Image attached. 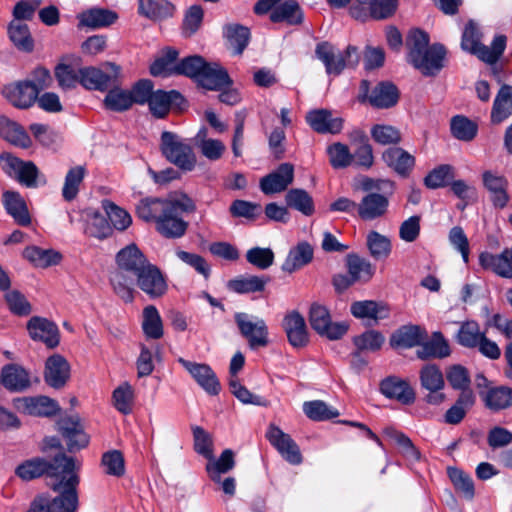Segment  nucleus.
Returning <instances> with one entry per match:
<instances>
[{
    "mask_svg": "<svg viewBox=\"0 0 512 512\" xmlns=\"http://www.w3.org/2000/svg\"><path fill=\"white\" fill-rule=\"evenodd\" d=\"M170 203H167V200H163L160 198H145L142 199L139 204L136 206V212L139 218L143 219L146 222L157 221L163 214V212L168 210L167 206Z\"/></svg>",
    "mask_w": 512,
    "mask_h": 512,
    "instance_id": "46",
    "label": "nucleus"
},
{
    "mask_svg": "<svg viewBox=\"0 0 512 512\" xmlns=\"http://www.w3.org/2000/svg\"><path fill=\"white\" fill-rule=\"evenodd\" d=\"M234 466V452L231 449H225L216 461L207 464L206 470L214 482H220V475L229 472Z\"/></svg>",
    "mask_w": 512,
    "mask_h": 512,
    "instance_id": "57",
    "label": "nucleus"
},
{
    "mask_svg": "<svg viewBox=\"0 0 512 512\" xmlns=\"http://www.w3.org/2000/svg\"><path fill=\"white\" fill-rule=\"evenodd\" d=\"M2 95L14 107L27 109L36 102L39 94L33 82L24 80L5 85L2 89Z\"/></svg>",
    "mask_w": 512,
    "mask_h": 512,
    "instance_id": "15",
    "label": "nucleus"
},
{
    "mask_svg": "<svg viewBox=\"0 0 512 512\" xmlns=\"http://www.w3.org/2000/svg\"><path fill=\"white\" fill-rule=\"evenodd\" d=\"M306 122L317 133L325 134L339 133L343 127V120L339 117H332L327 109H314L306 114Z\"/></svg>",
    "mask_w": 512,
    "mask_h": 512,
    "instance_id": "25",
    "label": "nucleus"
},
{
    "mask_svg": "<svg viewBox=\"0 0 512 512\" xmlns=\"http://www.w3.org/2000/svg\"><path fill=\"white\" fill-rule=\"evenodd\" d=\"M348 273L355 282H368L375 273V268L370 261L358 256L357 254H348L346 257Z\"/></svg>",
    "mask_w": 512,
    "mask_h": 512,
    "instance_id": "42",
    "label": "nucleus"
},
{
    "mask_svg": "<svg viewBox=\"0 0 512 512\" xmlns=\"http://www.w3.org/2000/svg\"><path fill=\"white\" fill-rule=\"evenodd\" d=\"M421 387L425 390H442L445 385L444 377L435 364L423 366L419 372Z\"/></svg>",
    "mask_w": 512,
    "mask_h": 512,
    "instance_id": "58",
    "label": "nucleus"
},
{
    "mask_svg": "<svg viewBox=\"0 0 512 512\" xmlns=\"http://www.w3.org/2000/svg\"><path fill=\"white\" fill-rule=\"evenodd\" d=\"M117 18V14L111 10L94 8L83 12L79 16V22L82 26L97 29L110 26Z\"/></svg>",
    "mask_w": 512,
    "mask_h": 512,
    "instance_id": "44",
    "label": "nucleus"
},
{
    "mask_svg": "<svg viewBox=\"0 0 512 512\" xmlns=\"http://www.w3.org/2000/svg\"><path fill=\"white\" fill-rule=\"evenodd\" d=\"M303 412L313 421H327L339 416V411L336 408L322 400L304 402Z\"/></svg>",
    "mask_w": 512,
    "mask_h": 512,
    "instance_id": "51",
    "label": "nucleus"
},
{
    "mask_svg": "<svg viewBox=\"0 0 512 512\" xmlns=\"http://www.w3.org/2000/svg\"><path fill=\"white\" fill-rule=\"evenodd\" d=\"M156 224V230L165 238L178 239L183 237L188 229V222L175 213L174 205L169 204Z\"/></svg>",
    "mask_w": 512,
    "mask_h": 512,
    "instance_id": "22",
    "label": "nucleus"
},
{
    "mask_svg": "<svg viewBox=\"0 0 512 512\" xmlns=\"http://www.w3.org/2000/svg\"><path fill=\"white\" fill-rule=\"evenodd\" d=\"M103 208L112 226L119 230H126L132 223L130 214L109 200L103 201Z\"/></svg>",
    "mask_w": 512,
    "mask_h": 512,
    "instance_id": "61",
    "label": "nucleus"
},
{
    "mask_svg": "<svg viewBox=\"0 0 512 512\" xmlns=\"http://www.w3.org/2000/svg\"><path fill=\"white\" fill-rule=\"evenodd\" d=\"M506 42V36L497 35L494 37L490 46L480 44L472 51V54L476 55L481 61L487 64H495L502 56L506 48Z\"/></svg>",
    "mask_w": 512,
    "mask_h": 512,
    "instance_id": "48",
    "label": "nucleus"
},
{
    "mask_svg": "<svg viewBox=\"0 0 512 512\" xmlns=\"http://www.w3.org/2000/svg\"><path fill=\"white\" fill-rule=\"evenodd\" d=\"M160 150L165 159L184 172L195 169L197 158L190 144L177 134L164 131L161 134Z\"/></svg>",
    "mask_w": 512,
    "mask_h": 512,
    "instance_id": "5",
    "label": "nucleus"
},
{
    "mask_svg": "<svg viewBox=\"0 0 512 512\" xmlns=\"http://www.w3.org/2000/svg\"><path fill=\"white\" fill-rule=\"evenodd\" d=\"M119 270L110 276L114 292L125 302L133 300V281L124 272L137 276L150 262L136 244H130L121 249L116 255Z\"/></svg>",
    "mask_w": 512,
    "mask_h": 512,
    "instance_id": "2",
    "label": "nucleus"
},
{
    "mask_svg": "<svg viewBox=\"0 0 512 512\" xmlns=\"http://www.w3.org/2000/svg\"><path fill=\"white\" fill-rule=\"evenodd\" d=\"M484 333L480 331V326L475 321H465L461 323L456 334V341L463 347L475 348L479 344Z\"/></svg>",
    "mask_w": 512,
    "mask_h": 512,
    "instance_id": "53",
    "label": "nucleus"
},
{
    "mask_svg": "<svg viewBox=\"0 0 512 512\" xmlns=\"http://www.w3.org/2000/svg\"><path fill=\"white\" fill-rule=\"evenodd\" d=\"M14 405L18 410L32 416L52 417L60 411L57 401L43 395L16 398Z\"/></svg>",
    "mask_w": 512,
    "mask_h": 512,
    "instance_id": "16",
    "label": "nucleus"
},
{
    "mask_svg": "<svg viewBox=\"0 0 512 512\" xmlns=\"http://www.w3.org/2000/svg\"><path fill=\"white\" fill-rule=\"evenodd\" d=\"M367 246L371 256L375 259L387 258L391 253L389 238L376 231H371L367 235Z\"/></svg>",
    "mask_w": 512,
    "mask_h": 512,
    "instance_id": "63",
    "label": "nucleus"
},
{
    "mask_svg": "<svg viewBox=\"0 0 512 512\" xmlns=\"http://www.w3.org/2000/svg\"><path fill=\"white\" fill-rule=\"evenodd\" d=\"M480 397L484 406L493 412H499L512 406V388L509 386L490 387L485 392L480 391Z\"/></svg>",
    "mask_w": 512,
    "mask_h": 512,
    "instance_id": "31",
    "label": "nucleus"
},
{
    "mask_svg": "<svg viewBox=\"0 0 512 512\" xmlns=\"http://www.w3.org/2000/svg\"><path fill=\"white\" fill-rule=\"evenodd\" d=\"M512 115V87L502 85L494 99L491 110V122L500 124Z\"/></svg>",
    "mask_w": 512,
    "mask_h": 512,
    "instance_id": "38",
    "label": "nucleus"
},
{
    "mask_svg": "<svg viewBox=\"0 0 512 512\" xmlns=\"http://www.w3.org/2000/svg\"><path fill=\"white\" fill-rule=\"evenodd\" d=\"M475 395L472 391L461 392L456 402L446 411L444 415V421L447 424L457 425L459 424L467 412L475 404Z\"/></svg>",
    "mask_w": 512,
    "mask_h": 512,
    "instance_id": "40",
    "label": "nucleus"
},
{
    "mask_svg": "<svg viewBox=\"0 0 512 512\" xmlns=\"http://www.w3.org/2000/svg\"><path fill=\"white\" fill-rule=\"evenodd\" d=\"M197 83L207 90L220 91L223 87L230 86L232 80L227 71L217 63H206Z\"/></svg>",
    "mask_w": 512,
    "mask_h": 512,
    "instance_id": "30",
    "label": "nucleus"
},
{
    "mask_svg": "<svg viewBox=\"0 0 512 512\" xmlns=\"http://www.w3.org/2000/svg\"><path fill=\"white\" fill-rule=\"evenodd\" d=\"M142 329L148 339H160L164 334L163 323L157 308L149 305L143 310Z\"/></svg>",
    "mask_w": 512,
    "mask_h": 512,
    "instance_id": "47",
    "label": "nucleus"
},
{
    "mask_svg": "<svg viewBox=\"0 0 512 512\" xmlns=\"http://www.w3.org/2000/svg\"><path fill=\"white\" fill-rule=\"evenodd\" d=\"M311 327L321 336L330 340L340 339L348 331V325L344 322L333 323L327 307L313 303L309 311Z\"/></svg>",
    "mask_w": 512,
    "mask_h": 512,
    "instance_id": "11",
    "label": "nucleus"
},
{
    "mask_svg": "<svg viewBox=\"0 0 512 512\" xmlns=\"http://www.w3.org/2000/svg\"><path fill=\"white\" fill-rule=\"evenodd\" d=\"M130 96L131 93H129L128 90H123L115 86L110 87L104 98V105L111 111H126L133 105Z\"/></svg>",
    "mask_w": 512,
    "mask_h": 512,
    "instance_id": "55",
    "label": "nucleus"
},
{
    "mask_svg": "<svg viewBox=\"0 0 512 512\" xmlns=\"http://www.w3.org/2000/svg\"><path fill=\"white\" fill-rule=\"evenodd\" d=\"M103 69L96 67L80 68V84L86 89L106 91L117 83L120 67L114 63H106Z\"/></svg>",
    "mask_w": 512,
    "mask_h": 512,
    "instance_id": "10",
    "label": "nucleus"
},
{
    "mask_svg": "<svg viewBox=\"0 0 512 512\" xmlns=\"http://www.w3.org/2000/svg\"><path fill=\"white\" fill-rule=\"evenodd\" d=\"M178 362L208 395L216 396L220 393L221 384L219 379L208 364L192 362L184 358H179Z\"/></svg>",
    "mask_w": 512,
    "mask_h": 512,
    "instance_id": "13",
    "label": "nucleus"
},
{
    "mask_svg": "<svg viewBox=\"0 0 512 512\" xmlns=\"http://www.w3.org/2000/svg\"><path fill=\"white\" fill-rule=\"evenodd\" d=\"M23 256L36 266L47 267L57 264L61 255L53 250L41 249L37 246H30L25 248Z\"/></svg>",
    "mask_w": 512,
    "mask_h": 512,
    "instance_id": "54",
    "label": "nucleus"
},
{
    "mask_svg": "<svg viewBox=\"0 0 512 512\" xmlns=\"http://www.w3.org/2000/svg\"><path fill=\"white\" fill-rule=\"evenodd\" d=\"M206 63L205 59L199 55L188 56L174 65L173 73L185 75L197 81Z\"/></svg>",
    "mask_w": 512,
    "mask_h": 512,
    "instance_id": "56",
    "label": "nucleus"
},
{
    "mask_svg": "<svg viewBox=\"0 0 512 512\" xmlns=\"http://www.w3.org/2000/svg\"><path fill=\"white\" fill-rule=\"evenodd\" d=\"M1 382L10 391H23L30 386L28 372L21 366L8 364L2 368Z\"/></svg>",
    "mask_w": 512,
    "mask_h": 512,
    "instance_id": "37",
    "label": "nucleus"
},
{
    "mask_svg": "<svg viewBox=\"0 0 512 512\" xmlns=\"http://www.w3.org/2000/svg\"><path fill=\"white\" fill-rule=\"evenodd\" d=\"M137 286L149 298L157 299L164 296L168 290L167 280L162 271L154 264L149 263L135 276Z\"/></svg>",
    "mask_w": 512,
    "mask_h": 512,
    "instance_id": "12",
    "label": "nucleus"
},
{
    "mask_svg": "<svg viewBox=\"0 0 512 512\" xmlns=\"http://www.w3.org/2000/svg\"><path fill=\"white\" fill-rule=\"evenodd\" d=\"M266 437L287 462L293 465L302 463L299 446L289 434L284 433L275 425H270Z\"/></svg>",
    "mask_w": 512,
    "mask_h": 512,
    "instance_id": "14",
    "label": "nucleus"
},
{
    "mask_svg": "<svg viewBox=\"0 0 512 512\" xmlns=\"http://www.w3.org/2000/svg\"><path fill=\"white\" fill-rule=\"evenodd\" d=\"M316 57L324 64L326 73L338 76L347 67H354L359 62L357 48L348 46L344 52L337 50L328 42L318 43L315 49Z\"/></svg>",
    "mask_w": 512,
    "mask_h": 512,
    "instance_id": "6",
    "label": "nucleus"
},
{
    "mask_svg": "<svg viewBox=\"0 0 512 512\" xmlns=\"http://www.w3.org/2000/svg\"><path fill=\"white\" fill-rule=\"evenodd\" d=\"M283 329L289 343L294 348H302L308 344V332L304 317L297 311L287 314L283 319Z\"/></svg>",
    "mask_w": 512,
    "mask_h": 512,
    "instance_id": "24",
    "label": "nucleus"
},
{
    "mask_svg": "<svg viewBox=\"0 0 512 512\" xmlns=\"http://www.w3.org/2000/svg\"><path fill=\"white\" fill-rule=\"evenodd\" d=\"M484 187L490 193V200L495 208L503 209L508 204L510 197L507 192L508 180L503 175L486 170L482 174Z\"/></svg>",
    "mask_w": 512,
    "mask_h": 512,
    "instance_id": "19",
    "label": "nucleus"
},
{
    "mask_svg": "<svg viewBox=\"0 0 512 512\" xmlns=\"http://www.w3.org/2000/svg\"><path fill=\"white\" fill-rule=\"evenodd\" d=\"M350 312L357 319L368 320V324L371 325L387 319L390 315V308L383 302L362 300L353 302Z\"/></svg>",
    "mask_w": 512,
    "mask_h": 512,
    "instance_id": "23",
    "label": "nucleus"
},
{
    "mask_svg": "<svg viewBox=\"0 0 512 512\" xmlns=\"http://www.w3.org/2000/svg\"><path fill=\"white\" fill-rule=\"evenodd\" d=\"M383 161L398 175L407 177L415 165V158L399 147L385 150L382 154Z\"/></svg>",
    "mask_w": 512,
    "mask_h": 512,
    "instance_id": "32",
    "label": "nucleus"
},
{
    "mask_svg": "<svg viewBox=\"0 0 512 512\" xmlns=\"http://www.w3.org/2000/svg\"><path fill=\"white\" fill-rule=\"evenodd\" d=\"M68 477L59 481L53 486V490H60V494L52 499L49 498L50 512H76L79 506L77 486L79 476L76 470L71 473H64Z\"/></svg>",
    "mask_w": 512,
    "mask_h": 512,
    "instance_id": "8",
    "label": "nucleus"
},
{
    "mask_svg": "<svg viewBox=\"0 0 512 512\" xmlns=\"http://www.w3.org/2000/svg\"><path fill=\"white\" fill-rule=\"evenodd\" d=\"M234 321L251 349L268 345V327L264 319L245 312H236Z\"/></svg>",
    "mask_w": 512,
    "mask_h": 512,
    "instance_id": "9",
    "label": "nucleus"
},
{
    "mask_svg": "<svg viewBox=\"0 0 512 512\" xmlns=\"http://www.w3.org/2000/svg\"><path fill=\"white\" fill-rule=\"evenodd\" d=\"M285 201L288 207L301 212L305 216H311L314 211V202L309 193L300 188L289 190L285 195Z\"/></svg>",
    "mask_w": 512,
    "mask_h": 512,
    "instance_id": "50",
    "label": "nucleus"
},
{
    "mask_svg": "<svg viewBox=\"0 0 512 512\" xmlns=\"http://www.w3.org/2000/svg\"><path fill=\"white\" fill-rule=\"evenodd\" d=\"M454 178V168L449 164H442L431 170L424 178V184L429 189L446 186Z\"/></svg>",
    "mask_w": 512,
    "mask_h": 512,
    "instance_id": "60",
    "label": "nucleus"
},
{
    "mask_svg": "<svg viewBox=\"0 0 512 512\" xmlns=\"http://www.w3.org/2000/svg\"><path fill=\"white\" fill-rule=\"evenodd\" d=\"M58 426L60 433L66 440L69 452H74L87 446L89 439L78 417L62 418L59 420Z\"/></svg>",
    "mask_w": 512,
    "mask_h": 512,
    "instance_id": "18",
    "label": "nucleus"
},
{
    "mask_svg": "<svg viewBox=\"0 0 512 512\" xmlns=\"http://www.w3.org/2000/svg\"><path fill=\"white\" fill-rule=\"evenodd\" d=\"M224 33L234 53L242 54L249 43V29L239 24H229L224 28Z\"/></svg>",
    "mask_w": 512,
    "mask_h": 512,
    "instance_id": "52",
    "label": "nucleus"
},
{
    "mask_svg": "<svg viewBox=\"0 0 512 512\" xmlns=\"http://www.w3.org/2000/svg\"><path fill=\"white\" fill-rule=\"evenodd\" d=\"M380 391L390 399L409 405L415 401V392L409 383L395 376L387 377L380 384Z\"/></svg>",
    "mask_w": 512,
    "mask_h": 512,
    "instance_id": "27",
    "label": "nucleus"
},
{
    "mask_svg": "<svg viewBox=\"0 0 512 512\" xmlns=\"http://www.w3.org/2000/svg\"><path fill=\"white\" fill-rule=\"evenodd\" d=\"M389 207V199L380 193L366 194L357 206L358 216L364 221H371L384 216Z\"/></svg>",
    "mask_w": 512,
    "mask_h": 512,
    "instance_id": "26",
    "label": "nucleus"
},
{
    "mask_svg": "<svg viewBox=\"0 0 512 512\" xmlns=\"http://www.w3.org/2000/svg\"><path fill=\"white\" fill-rule=\"evenodd\" d=\"M303 12L295 0L279 3L270 13V20L274 23L286 22L289 25H298L303 22Z\"/></svg>",
    "mask_w": 512,
    "mask_h": 512,
    "instance_id": "39",
    "label": "nucleus"
},
{
    "mask_svg": "<svg viewBox=\"0 0 512 512\" xmlns=\"http://www.w3.org/2000/svg\"><path fill=\"white\" fill-rule=\"evenodd\" d=\"M86 173V168L82 165L72 167L68 170L62 188V197L64 200L70 202L77 197L80 185L82 184Z\"/></svg>",
    "mask_w": 512,
    "mask_h": 512,
    "instance_id": "49",
    "label": "nucleus"
},
{
    "mask_svg": "<svg viewBox=\"0 0 512 512\" xmlns=\"http://www.w3.org/2000/svg\"><path fill=\"white\" fill-rule=\"evenodd\" d=\"M183 100L182 95L176 90L169 92L156 90L152 93L148 106L153 116L164 118L168 114L172 103L180 104Z\"/></svg>",
    "mask_w": 512,
    "mask_h": 512,
    "instance_id": "35",
    "label": "nucleus"
},
{
    "mask_svg": "<svg viewBox=\"0 0 512 512\" xmlns=\"http://www.w3.org/2000/svg\"><path fill=\"white\" fill-rule=\"evenodd\" d=\"M450 355V347L444 339L441 332H434L431 340L421 343L417 350V356L420 359L445 358Z\"/></svg>",
    "mask_w": 512,
    "mask_h": 512,
    "instance_id": "43",
    "label": "nucleus"
},
{
    "mask_svg": "<svg viewBox=\"0 0 512 512\" xmlns=\"http://www.w3.org/2000/svg\"><path fill=\"white\" fill-rule=\"evenodd\" d=\"M8 36L14 46L23 52H32L34 40L27 24L12 20L8 25Z\"/></svg>",
    "mask_w": 512,
    "mask_h": 512,
    "instance_id": "41",
    "label": "nucleus"
},
{
    "mask_svg": "<svg viewBox=\"0 0 512 512\" xmlns=\"http://www.w3.org/2000/svg\"><path fill=\"white\" fill-rule=\"evenodd\" d=\"M70 377V365L60 354H53L45 363L44 380L54 389L64 387Z\"/></svg>",
    "mask_w": 512,
    "mask_h": 512,
    "instance_id": "21",
    "label": "nucleus"
},
{
    "mask_svg": "<svg viewBox=\"0 0 512 512\" xmlns=\"http://www.w3.org/2000/svg\"><path fill=\"white\" fill-rule=\"evenodd\" d=\"M359 101H368L373 107L387 109L395 106L399 100V90L390 81L379 82L370 91V82L362 80L359 87Z\"/></svg>",
    "mask_w": 512,
    "mask_h": 512,
    "instance_id": "7",
    "label": "nucleus"
},
{
    "mask_svg": "<svg viewBox=\"0 0 512 512\" xmlns=\"http://www.w3.org/2000/svg\"><path fill=\"white\" fill-rule=\"evenodd\" d=\"M3 204L7 213L18 225H30L31 217L27 205L23 197L18 192L5 191L3 193Z\"/></svg>",
    "mask_w": 512,
    "mask_h": 512,
    "instance_id": "33",
    "label": "nucleus"
},
{
    "mask_svg": "<svg viewBox=\"0 0 512 512\" xmlns=\"http://www.w3.org/2000/svg\"><path fill=\"white\" fill-rule=\"evenodd\" d=\"M29 335L33 340L43 342L48 348H55L59 344V330L55 323L42 317H32L27 323Z\"/></svg>",
    "mask_w": 512,
    "mask_h": 512,
    "instance_id": "20",
    "label": "nucleus"
},
{
    "mask_svg": "<svg viewBox=\"0 0 512 512\" xmlns=\"http://www.w3.org/2000/svg\"><path fill=\"white\" fill-rule=\"evenodd\" d=\"M268 281L269 278L266 276H241L229 280L227 283V287L229 290L238 294L262 292L265 289V286L268 283Z\"/></svg>",
    "mask_w": 512,
    "mask_h": 512,
    "instance_id": "45",
    "label": "nucleus"
},
{
    "mask_svg": "<svg viewBox=\"0 0 512 512\" xmlns=\"http://www.w3.org/2000/svg\"><path fill=\"white\" fill-rule=\"evenodd\" d=\"M294 180V167L290 163H282L278 168L260 179V189L266 195L285 191Z\"/></svg>",
    "mask_w": 512,
    "mask_h": 512,
    "instance_id": "17",
    "label": "nucleus"
},
{
    "mask_svg": "<svg viewBox=\"0 0 512 512\" xmlns=\"http://www.w3.org/2000/svg\"><path fill=\"white\" fill-rule=\"evenodd\" d=\"M426 336V331L420 326L406 325L392 334L390 345L393 348H412L421 345Z\"/></svg>",
    "mask_w": 512,
    "mask_h": 512,
    "instance_id": "34",
    "label": "nucleus"
},
{
    "mask_svg": "<svg viewBox=\"0 0 512 512\" xmlns=\"http://www.w3.org/2000/svg\"><path fill=\"white\" fill-rule=\"evenodd\" d=\"M428 33L420 29L409 32L406 38L408 62L425 76H435L444 67L446 48L440 43L429 45Z\"/></svg>",
    "mask_w": 512,
    "mask_h": 512,
    "instance_id": "1",
    "label": "nucleus"
},
{
    "mask_svg": "<svg viewBox=\"0 0 512 512\" xmlns=\"http://www.w3.org/2000/svg\"><path fill=\"white\" fill-rule=\"evenodd\" d=\"M0 137L13 146L27 149L32 146V140L26 130L17 122L0 115Z\"/></svg>",
    "mask_w": 512,
    "mask_h": 512,
    "instance_id": "28",
    "label": "nucleus"
},
{
    "mask_svg": "<svg viewBox=\"0 0 512 512\" xmlns=\"http://www.w3.org/2000/svg\"><path fill=\"white\" fill-rule=\"evenodd\" d=\"M313 257L314 249L312 245L307 241H301L289 250L281 269L291 274L311 263Z\"/></svg>",
    "mask_w": 512,
    "mask_h": 512,
    "instance_id": "29",
    "label": "nucleus"
},
{
    "mask_svg": "<svg viewBox=\"0 0 512 512\" xmlns=\"http://www.w3.org/2000/svg\"><path fill=\"white\" fill-rule=\"evenodd\" d=\"M0 166L8 177L26 188H37L47 182L34 162L22 160L12 153L0 154Z\"/></svg>",
    "mask_w": 512,
    "mask_h": 512,
    "instance_id": "4",
    "label": "nucleus"
},
{
    "mask_svg": "<svg viewBox=\"0 0 512 512\" xmlns=\"http://www.w3.org/2000/svg\"><path fill=\"white\" fill-rule=\"evenodd\" d=\"M385 342L383 334L377 330H367L353 338V344L358 351H378Z\"/></svg>",
    "mask_w": 512,
    "mask_h": 512,
    "instance_id": "59",
    "label": "nucleus"
},
{
    "mask_svg": "<svg viewBox=\"0 0 512 512\" xmlns=\"http://www.w3.org/2000/svg\"><path fill=\"white\" fill-rule=\"evenodd\" d=\"M384 434L393 442H395L401 450V453L408 458L418 460L420 458V452L414 446L411 439L404 433L396 430L393 427H387L384 429Z\"/></svg>",
    "mask_w": 512,
    "mask_h": 512,
    "instance_id": "62",
    "label": "nucleus"
},
{
    "mask_svg": "<svg viewBox=\"0 0 512 512\" xmlns=\"http://www.w3.org/2000/svg\"><path fill=\"white\" fill-rule=\"evenodd\" d=\"M80 466L81 463L75 458L59 453L52 461L40 457L27 460L16 468L15 473L22 480L30 481L44 474L55 476L62 473H71L78 470Z\"/></svg>",
    "mask_w": 512,
    "mask_h": 512,
    "instance_id": "3",
    "label": "nucleus"
},
{
    "mask_svg": "<svg viewBox=\"0 0 512 512\" xmlns=\"http://www.w3.org/2000/svg\"><path fill=\"white\" fill-rule=\"evenodd\" d=\"M452 135L462 141H471L477 134V125L464 116H454L451 120Z\"/></svg>",
    "mask_w": 512,
    "mask_h": 512,
    "instance_id": "64",
    "label": "nucleus"
},
{
    "mask_svg": "<svg viewBox=\"0 0 512 512\" xmlns=\"http://www.w3.org/2000/svg\"><path fill=\"white\" fill-rule=\"evenodd\" d=\"M174 11V5L168 0H138V13L152 21L170 18Z\"/></svg>",
    "mask_w": 512,
    "mask_h": 512,
    "instance_id": "36",
    "label": "nucleus"
}]
</instances>
